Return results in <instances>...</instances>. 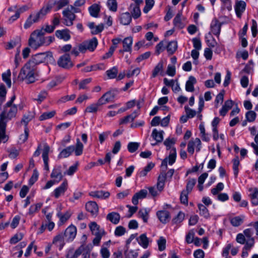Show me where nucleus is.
Masks as SVG:
<instances>
[{"mask_svg":"<svg viewBox=\"0 0 258 258\" xmlns=\"http://www.w3.org/2000/svg\"><path fill=\"white\" fill-rule=\"evenodd\" d=\"M6 121L0 120V144L2 142L5 143L8 140L9 137L6 134Z\"/></svg>","mask_w":258,"mask_h":258,"instance_id":"obj_16","label":"nucleus"},{"mask_svg":"<svg viewBox=\"0 0 258 258\" xmlns=\"http://www.w3.org/2000/svg\"><path fill=\"white\" fill-rule=\"evenodd\" d=\"M88 50L90 51H93L98 45V41L96 37H94L89 41H85Z\"/></svg>","mask_w":258,"mask_h":258,"instance_id":"obj_43","label":"nucleus"},{"mask_svg":"<svg viewBox=\"0 0 258 258\" xmlns=\"http://www.w3.org/2000/svg\"><path fill=\"white\" fill-rule=\"evenodd\" d=\"M163 131H158L157 129L155 128L153 130L151 136L156 141V143L152 144L153 146L157 145L158 143H161L163 140Z\"/></svg>","mask_w":258,"mask_h":258,"instance_id":"obj_22","label":"nucleus"},{"mask_svg":"<svg viewBox=\"0 0 258 258\" xmlns=\"http://www.w3.org/2000/svg\"><path fill=\"white\" fill-rule=\"evenodd\" d=\"M88 26L91 30V33L93 34H97L102 31L104 29V26L100 24L97 26H95L94 22H90L88 24Z\"/></svg>","mask_w":258,"mask_h":258,"instance_id":"obj_29","label":"nucleus"},{"mask_svg":"<svg viewBox=\"0 0 258 258\" xmlns=\"http://www.w3.org/2000/svg\"><path fill=\"white\" fill-rule=\"evenodd\" d=\"M74 151V146H70L63 149L59 155V158H67Z\"/></svg>","mask_w":258,"mask_h":258,"instance_id":"obj_42","label":"nucleus"},{"mask_svg":"<svg viewBox=\"0 0 258 258\" xmlns=\"http://www.w3.org/2000/svg\"><path fill=\"white\" fill-rule=\"evenodd\" d=\"M251 193L250 197L251 200V203L254 205H258V189L256 188L250 190Z\"/></svg>","mask_w":258,"mask_h":258,"instance_id":"obj_45","label":"nucleus"},{"mask_svg":"<svg viewBox=\"0 0 258 258\" xmlns=\"http://www.w3.org/2000/svg\"><path fill=\"white\" fill-rule=\"evenodd\" d=\"M197 83L196 79L193 76H190L186 82L185 90L187 92H192L195 90L194 85Z\"/></svg>","mask_w":258,"mask_h":258,"instance_id":"obj_27","label":"nucleus"},{"mask_svg":"<svg viewBox=\"0 0 258 258\" xmlns=\"http://www.w3.org/2000/svg\"><path fill=\"white\" fill-rule=\"evenodd\" d=\"M84 146L81 142L79 139H77V142L75 146H74L75 154L76 156H80L83 153Z\"/></svg>","mask_w":258,"mask_h":258,"instance_id":"obj_38","label":"nucleus"},{"mask_svg":"<svg viewBox=\"0 0 258 258\" xmlns=\"http://www.w3.org/2000/svg\"><path fill=\"white\" fill-rule=\"evenodd\" d=\"M233 101L231 100H227L225 102L224 105L220 110V114L223 116H224L228 110L230 109L233 106Z\"/></svg>","mask_w":258,"mask_h":258,"instance_id":"obj_31","label":"nucleus"},{"mask_svg":"<svg viewBox=\"0 0 258 258\" xmlns=\"http://www.w3.org/2000/svg\"><path fill=\"white\" fill-rule=\"evenodd\" d=\"M88 10L92 17L97 18L100 11V7L97 4H94L89 8Z\"/></svg>","mask_w":258,"mask_h":258,"instance_id":"obj_34","label":"nucleus"},{"mask_svg":"<svg viewBox=\"0 0 258 258\" xmlns=\"http://www.w3.org/2000/svg\"><path fill=\"white\" fill-rule=\"evenodd\" d=\"M196 182V179L191 178H188L186 182V189L184 190L188 193H190L192 191Z\"/></svg>","mask_w":258,"mask_h":258,"instance_id":"obj_48","label":"nucleus"},{"mask_svg":"<svg viewBox=\"0 0 258 258\" xmlns=\"http://www.w3.org/2000/svg\"><path fill=\"white\" fill-rule=\"evenodd\" d=\"M154 3V0H146V5L143 9V12L147 14L152 8Z\"/></svg>","mask_w":258,"mask_h":258,"instance_id":"obj_62","label":"nucleus"},{"mask_svg":"<svg viewBox=\"0 0 258 258\" xmlns=\"http://www.w3.org/2000/svg\"><path fill=\"white\" fill-rule=\"evenodd\" d=\"M55 114V111H51L50 112H44L40 116L39 120H46V119H47L49 118H51L53 116H54Z\"/></svg>","mask_w":258,"mask_h":258,"instance_id":"obj_56","label":"nucleus"},{"mask_svg":"<svg viewBox=\"0 0 258 258\" xmlns=\"http://www.w3.org/2000/svg\"><path fill=\"white\" fill-rule=\"evenodd\" d=\"M52 8L51 5L47 4L43 6L39 11L31 13L25 22L24 28L27 29L33 24L39 22L50 12Z\"/></svg>","mask_w":258,"mask_h":258,"instance_id":"obj_1","label":"nucleus"},{"mask_svg":"<svg viewBox=\"0 0 258 258\" xmlns=\"http://www.w3.org/2000/svg\"><path fill=\"white\" fill-rule=\"evenodd\" d=\"M224 94H225V91L222 90L216 96V98L215 99V107L216 108L218 107L219 103L221 104L223 102V99H224Z\"/></svg>","mask_w":258,"mask_h":258,"instance_id":"obj_58","label":"nucleus"},{"mask_svg":"<svg viewBox=\"0 0 258 258\" xmlns=\"http://www.w3.org/2000/svg\"><path fill=\"white\" fill-rule=\"evenodd\" d=\"M62 15L64 18V24L68 26H72L73 24V21L76 19V15L71 12L69 8H67L63 11Z\"/></svg>","mask_w":258,"mask_h":258,"instance_id":"obj_10","label":"nucleus"},{"mask_svg":"<svg viewBox=\"0 0 258 258\" xmlns=\"http://www.w3.org/2000/svg\"><path fill=\"white\" fill-rule=\"evenodd\" d=\"M89 227L92 234L95 236L93 240V244L96 245H99L102 237L105 234L104 229L100 228L95 222H91Z\"/></svg>","mask_w":258,"mask_h":258,"instance_id":"obj_5","label":"nucleus"},{"mask_svg":"<svg viewBox=\"0 0 258 258\" xmlns=\"http://www.w3.org/2000/svg\"><path fill=\"white\" fill-rule=\"evenodd\" d=\"M11 73L10 70H8L6 72L2 74L3 80L6 83L9 88L11 86Z\"/></svg>","mask_w":258,"mask_h":258,"instance_id":"obj_49","label":"nucleus"},{"mask_svg":"<svg viewBox=\"0 0 258 258\" xmlns=\"http://www.w3.org/2000/svg\"><path fill=\"white\" fill-rule=\"evenodd\" d=\"M195 232L193 230H190L185 236V241L187 244L191 243L194 241Z\"/></svg>","mask_w":258,"mask_h":258,"instance_id":"obj_61","label":"nucleus"},{"mask_svg":"<svg viewBox=\"0 0 258 258\" xmlns=\"http://www.w3.org/2000/svg\"><path fill=\"white\" fill-rule=\"evenodd\" d=\"M89 195L93 198L101 199H106L109 197L110 194L108 191L104 190H97L90 192L89 193Z\"/></svg>","mask_w":258,"mask_h":258,"instance_id":"obj_19","label":"nucleus"},{"mask_svg":"<svg viewBox=\"0 0 258 258\" xmlns=\"http://www.w3.org/2000/svg\"><path fill=\"white\" fill-rule=\"evenodd\" d=\"M120 218V215L114 212L109 213L106 216V219L114 224H117L119 223Z\"/></svg>","mask_w":258,"mask_h":258,"instance_id":"obj_28","label":"nucleus"},{"mask_svg":"<svg viewBox=\"0 0 258 258\" xmlns=\"http://www.w3.org/2000/svg\"><path fill=\"white\" fill-rule=\"evenodd\" d=\"M176 157V152L175 148H172L171 149L170 154L168 158L164 159L161 163V167H164L165 169H167V162L169 165H172L175 162Z\"/></svg>","mask_w":258,"mask_h":258,"instance_id":"obj_9","label":"nucleus"},{"mask_svg":"<svg viewBox=\"0 0 258 258\" xmlns=\"http://www.w3.org/2000/svg\"><path fill=\"white\" fill-rule=\"evenodd\" d=\"M133 39L132 37L125 38L122 41L123 48L125 52H131L132 50V46Z\"/></svg>","mask_w":258,"mask_h":258,"instance_id":"obj_32","label":"nucleus"},{"mask_svg":"<svg viewBox=\"0 0 258 258\" xmlns=\"http://www.w3.org/2000/svg\"><path fill=\"white\" fill-rule=\"evenodd\" d=\"M156 215L160 221L164 224L167 223L170 218L169 212L166 210L158 211Z\"/></svg>","mask_w":258,"mask_h":258,"instance_id":"obj_17","label":"nucleus"},{"mask_svg":"<svg viewBox=\"0 0 258 258\" xmlns=\"http://www.w3.org/2000/svg\"><path fill=\"white\" fill-rule=\"evenodd\" d=\"M57 217L59 218V222L61 224L65 223L70 217V215L68 212L62 214L60 212L57 214Z\"/></svg>","mask_w":258,"mask_h":258,"instance_id":"obj_57","label":"nucleus"},{"mask_svg":"<svg viewBox=\"0 0 258 258\" xmlns=\"http://www.w3.org/2000/svg\"><path fill=\"white\" fill-rule=\"evenodd\" d=\"M233 162V170L234 174L235 177H237L238 173V166L240 164L238 156H236L232 160Z\"/></svg>","mask_w":258,"mask_h":258,"instance_id":"obj_53","label":"nucleus"},{"mask_svg":"<svg viewBox=\"0 0 258 258\" xmlns=\"http://www.w3.org/2000/svg\"><path fill=\"white\" fill-rule=\"evenodd\" d=\"M49 147L45 144L44 146L43 152H42V158L44 164V169L46 170H49L48 166V153L49 152Z\"/></svg>","mask_w":258,"mask_h":258,"instance_id":"obj_24","label":"nucleus"},{"mask_svg":"<svg viewBox=\"0 0 258 258\" xmlns=\"http://www.w3.org/2000/svg\"><path fill=\"white\" fill-rule=\"evenodd\" d=\"M132 21V16L130 13L125 12L122 13L120 16V23L124 25H128Z\"/></svg>","mask_w":258,"mask_h":258,"instance_id":"obj_33","label":"nucleus"},{"mask_svg":"<svg viewBox=\"0 0 258 258\" xmlns=\"http://www.w3.org/2000/svg\"><path fill=\"white\" fill-rule=\"evenodd\" d=\"M23 234L22 233H17L11 238L10 242L11 244H16L20 241L23 238Z\"/></svg>","mask_w":258,"mask_h":258,"instance_id":"obj_60","label":"nucleus"},{"mask_svg":"<svg viewBox=\"0 0 258 258\" xmlns=\"http://www.w3.org/2000/svg\"><path fill=\"white\" fill-rule=\"evenodd\" d=\"M56 36L64 41H68L70 39V35L67 30H57L55 32Z\"/></svg>","mask_w":258,"mask_h":258,"instance_id":"obj_39","label":"nucleus"},{"mask_svg":"<svg viewBox=\"0 0 258 258\" xmlns=\"http://www.w3.org/2000/svg\"><path fill=\"white\" fill-rule=\"evenodd\" d=\"M221 23L217 19H214L212 21L211 24V30L213 34L219 37L220 32Z\"/></svg>","mask_w":258,"mask_h":258,"instance_id":"obj_18","label":"nucleus"},{"mask_svg":"<svg viewBox=\"0 0 258 258\" xmlns=\"http://www.w3.org/2000/svg\"><path fill=\"white\" fill-rule=\"evenodd\" d=\"M256 116V114L253 111H249L245 114L246 119L249 122L253 121L255 119Z\"/></svg>","mask_w":258,"mask_h":258,"instance_id":"obj_64","label":"nucleus"},{"mask_svg":"<svg viewBox=\"0 0 258 258\" xmlns=\"http://www.w3.org/2000/svg\"><path fill=\"white\" fill-rule=\"evenodd\" d=\"M42 205L43 204L41 203L32 205L29 208L27 215L33 216L35 213H37L40 209Z\"/></svg>","mask_w":258,"mask_h":258,"instance_id":"obj_41","label":"nucleus"},{"mask_svg":"<svg viewBox=\"0 0 258 258\" xmlns=\"http://www.w3.org/2000/svg\"><path fill=\"white\" fill-rule=\"evenodd\" d=\"M130 12L134 19L138 18L141 14L140 6L135 5V4H131L130 5Z\"/></svg>","mask_w":258,"mask_h":258,"instance_id":"obj_36","label":"nucleus"},{"mask_svg":"<svg viewBox=\"0 0 258 258\" xmlns=\"http://www.w3.org/2000/svg\"><path fill=\"white\" fill-rule=\"evenodd\" d=\"M107 5L110 11L114 12L117 11V3L116 0H107Z\"/></svg>","mask_w":258,"mask_h":258,"instance_id":"obj_54","label":"nucleus"},{"mask_svg":"<svg viewBox=\"0 0 258 258\" xmlns=\"http://www.w3.org/2000/svg\"><path fill=\"white\" fill-rule=\"evenodd\" d=\"M118 73V69L116 67H113L110 70L106 72L108 78L110 79H114L116 77Z\"/></svg>","mask_w":258,"mask_h":258,"instance_id":"obj_51","label":"nucleus"},{"mask_svg":"<svg viewBox=\"0 0 258 258\" xmlns=\"http://www.w3.org/2000/svg\"><path fill=\"white\" fill-rule=\"evenodd\" d=\"M246 8V3L243 1H237L235 5V11L237 16L240 18Z\"/></svg>","mask_w":258,"mask_h":258,"instance_id":"obj_15","label":"nucleus"},{"mask_svg":"<svg viewBox=\"0 0 258 258\" xmlns=\"http://www.w3.org/2000/svg\"><path fill=\"white\" fill-rule=\"evenodd\" d=\"M148 191L146 189H143L136 193L132 198V203L134 205L138 204L139 199H142L146 197Z\"/></svg>","mask_w":258,"mask_h":258,"instance_id":"obj_23","label":"nucleus"},{"mask_svg":"<svg viewBox=\"0 0 258 258\" xmlns=\"http://www.w3.org/2000/svg\"><path fill=\"white\" fill-rule=\"evenodd\" d=\"M177 48V42L172 41L168 44V45L167 46V50L169 54H172L175 51Z\"/></svg>","mask_w":258,"mask_h":258,"instance_id":"obj_52","label":"nucleus"},{"mask_svg":"<svg viewBox=\"0 0 258 258\" xmlns=\"http://www.w3.org/2000/svg\"><path fill=\"white\" fill-rule=\"evenodd\" d=\"M184 214L183 212H179L177 216L172 219L173 224H178L181 223L184 219Z\"/></svg>","mask_w":258,"mask_h":258,"instance_id":"obj_59","label":"nucleus"},{"mask_svg":"<svg viewBox=\"0 0 258 258\" xmlns=\"http://www.w3.org/2000/svg\"><path fill=\"white\" fill-rule=\"evenodd\" d=\"M102 105L98 100L97 102L93 103L88 106L85 109V113H96L100 110V107Z\"/></svg>","mask_w":258,"mask_h":258,"instance_id":"obj_21","label":"nucleus"},{"mask_svg":"<svg viewBox=\"0 0 258 258\" xmlns=\"http://www.w3.org/2000/svg\"><path fill=\"white\" fill-rule=\"evenodd\" d=\"M86 210L90 212L92 215H96L98 213V207L95 202L90 201L86 204Z\"/></svg>","mask_w":258,"mask_h":258,"instance_id":"obj_20","label":"nucleus"},{"mask_svg":"<svg viewBox=\"0 0 258 258\" xmlns=\"http://www.w3.org/2000/svg\"><path fill=\"white\" fill-rule=\"evenodd\" d=\"M198 208L200 211L199 213L201 216H203L206 219H208L210 217L208 210L205 206L200 204L198 205Z\"/></svg>","mask_w":258,"mask_h":258,"instance_id":"obj_46","label":"nucleus"},{"mask_svg":"<svg viewBox=\"0 0 258 258\" xmlns=\"http://www.w3.org/2000/svg\"><path fill=\"white\" fill-rule=\"evenodd\" d=\"M57 64L59 67L64 69H69L74 65L69 54H64L61 56L57 60Z\"/></svg>","mask_w":258,"mask_h":258,"instance_id":"obj_7","label":"nucleus"},{"mask_svg":"<svg viewBox=\"0 0 258 258\" xmlns=\"http://www.w3.org/2000/svg\"><path fill=\"white\" fill-rule=\"evenodd\" d=\"M44 61L50 63L55 62L52 52H47L35 54L28 62L36 68L37 64Z\"/></svg>","mask_w":258,"mask_h":258,"instance_id":"obj_4","label":"nucleus"},{"mask_svg":"<svg viewBox=\"0 0 258 258\" xmlns=\"http://www.w3.org/2000/svg\"><path fill=\"white\" fill-rule=\"evenodd\" d=\"M115 96V93L113 91H108L102 95L98 99L100 104L103 105L113 100Z\"/></svg>","mask_w":258,"mask_h":258,"instance_id":"obj_12","label":"nucleus"},{"mask_svg":"<svg viewBox=\"0 0 258 258\" xmlns=\"http://www.w3.org/2000/svg\"><path fill=\"white\" fill-rule=\"evenodd\" d=\"M63 234L68 241H72L76 237L77 228L74 225L70 226L66 229Z\"/></svg>","mask_w":258,"mask_h":258,"instance_id":"obj_13","label":"nucleus"},{"mask_svg":"<svg viewBox=\"0 0 258 258\" xmlns=\"http://www.w3.org/2000/svg\"><path fill=\"white\" fill-rule=\"evenodd\" d=\"M140 145L139 143L130 142L127 145V150L130 153H134L138 149Z\"/></svg>","mask_w":258,"mask_h":258,"instance_id":"obj_55","label":"nucleus"},{"mask_svg":"<svg viewBox=\"0 0 258 258\" xmlns=\"http://www.w3.org/2000/svg\"><path fill=\"white\" fill-rule=\"evenodd\" d=\"M224 184L222 182H219L216 185V187L211 189V192L213 195H217L220 191L224 188Z\"/></svg>","mask_w":258,"mask_h":258,"instance_id":"obj_63","label":"nucleus"},{"mask_svg":"<svg viewBox=\"0 0 258 258\" xmlns=\"http://www.w3.org/2000/svg\"><path fill=\"white\" fill-rule=\"evenodd\" d=\"M165 181V173L164 171L161 172L158 178V181L156 184L157 188L159 192H161L164 187Z\"/></svg>","mask_w":258,"mask_h":258,"instance_id":"obj_25","label":"nucleus"},{"mask_svg":"<svg viewBox=\"0 0 258 258\" xmlns=\"http://www.w3.org/2000/svg\"><path fill=\"white\" fill-rule=\"evenodd\" d=\"M137 240L139 244L144 248H147L148 247L150 242V239L147 237L146 234L144 233L141 234L137 238Z\"/></svg>","mask_w":258,"mask_h":258,"instance_id":"obj_30","label":"nucleus"},{"mask_svg":"<svg viewBox=\"0 0 258 258\" xmlns=\"http://www.w3.org/2000/svg\"><path fill=\"white\" fill-rule=\"evenodd\" d=\"M69 3L68 0H58L55 1L53 3V6L55 8V11H58L65 6H67Z\"/></svg>","mask_w":258,"mask_h":258,"instance_id":"obj_44","label":"nucleus"},{"mask_svg":"<svg viewBox=\"0 0 258 258\" xmlns=\"http://www.w3.org/2000/svg\"><path fill=\"white\" fill-rule=\"evenodd\" d=\"M36 68L28 61L22 68L18 79L20 81H25L26 83L30 84L35 81V71Z\"/></svg>","mask_w":258,"mask_h":258,"instance_id":"obj_2","label":"nucleus"},{"mask_svg":"<svg viewBox=\"0 0 258 258\" xmlns=\"http://www.w3.org/2000/svg\"><path fill=\"white\" fill-rule=\"evenodd\" d=\"M149 210H148L147 209H142L138 212V216L139 218H142L145 223H147L149 218Z\"/></svg>","mask_w":258,"mask_h":258,"instance_id":"obj_47","label":"nucleus"},{"mask_svg":"<svg viewBox=\"0 0 258 258\" xmlns=\"http://www.w3.org/2000/svg\"><path fill=\"white\" fill-rule=\"evenodd\" d=\"M82 252V249L81 248H79L75 251L73 249H70L69 250L66 258H77Z\"/></svg>","mask_w":258,"mask_h":258,"instance_id":"obj_40","label":"nucleus"},{"mask_svg":"<svg viewBox=\"0 0 258 258\" xmlns=\"http://www.w3.org/2000/svg\"><path fill=\"white\" fill-rule=\"evenodd\" d=\"M50 177L53 178L56 183H58L62 179L63 175L61 172V167H55L52 171Z\"/></svg>","mask_w":258,"mask_h":258,"instance_id":"obj_14","label":"nucleus"},{"mask_svg":"<svg viewBox=\"0 0 258 258\" xmlns=\"http://www.w3.org/2000/svg\"><path fill=\"white\" fill-rule=\"evenodd\" d=\"M17 110V107L15 105H13L10 107H5L4 111L0 115V120L6 121L7 123L8 121L15 117Z\"/></svg>","mask_w":258,"mask_h":258,"instance_id":"obj_6","label":"nucleus"},{"mask_svg":"<svg viewBox=\"0 0 258 258\" xmlns=\"http://www.w3.org/2000/svg\"><path fill=\"white\" fill-rule=\"evenodd\" d=\"M44 32L43 29L34 31L30 35L29 39V45L35 49L44 45Z\"/></svg>","mask_w":258,"mask_h":258,"instance_id":"obj_3","label":"nucleus"},{"mask_svg":"<svg viewBox=\"0 0 258 258\" xmlns=\"http://www.w3.org/2000/svg\"><path fill=\"white\" fill-rule=\"evenodd\" d=\"M52 243L58 246L59 250H61L64 244L63 234L61 233L55 236L53 239Z\"/></svg>","mask_w":258,"mask_h":258,"instance_id":"obj_26","label":"nucleus"},{"mask_svg":"<svg viewBox=\"0 0 258 258\" xmlns=\"http://www.w3.org/2000/svg\"><path fill=\"white\" fill-rule=\"evenodd\" d=\"M181 14L180 13H178L176 15L173 20V24L175 27L180 29L183 28L184 26V24L181 21Z\"/></svg>","mask_w":258,"mask_h":258,"instance_id":"obj_50","label":"nucleus"},{"mask_svg":"<svg viewBox=\"0 0 258 258\" xmlns=\"http://www.w3.org/2000/svg\"><path fill=\"white\" fill-rule=\"evenodd\" d=\"M244 218L243 215L235 216L230 219V223L233 226L238 227L243 222Z\"/></svg>","mask_w":258,"mask_h":258,"instance_id":"obj_37","label":"nucleus"},{"mask_svg":"<svg viewBox=\"0 0 258 258\" xmlns=\"http://www.w3.org/2000/svg\"><path fill=\"white\" fill-rule=\"evenodd\" d=\"M195 148L197 152H199L201 148V142L198 138L194 140H191L187 144V152L190 155L194 153Z\"/></svg>","mask_w":258,"mask_h":258,"instance_id":"obj_8","label":"nucleus"},{"mask_svg":"<svg viewBox=\"0 0 258 258\" xmlns=\"http://www.w3.org/2000/svg\"><path fill=\"white\" fill-rule=\"evenodd\" d=\"M68 187V182L67 179H64L61 184L56 188L53 194L56 199H58L61 195H64Z\"/></svg>","mask_w":258,"mask_h":258,"instance_id":"obj_11","label":"nucleus"},{"mask_svg":"<svg viewBox=\"0 0 258 258\" xmlns=\"http://www.w3.org/2000/svg\"><path fill=\"white\" fill-rule=\"evenodd\" d=\"M163 72V62L162 61H160L155 66V68L154 69L152 74V77L155 78L156 77L158 74H160L162 75V73Z\"/></svg>","mask_w":258,"mask_h":258,"instance_id":"obj_35","label":"nucleus"}]
</instances>
